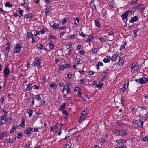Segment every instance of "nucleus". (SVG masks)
Returning <instances> with one entry per match:
<instances>
[{
	"mask_svg": "<svg viewBox=\"0 0 148 148\" xmlns=\"http://www.w3.org/2000/svg\"><path fill=\"white\" fill-rule=\"evenodd\" d=\"M118 57V55L116 54H114L112 56L111 59L112 62L115 61Z\"/></svg>",
	"mask_w": 148,
	"mask_h": 148,
	"instance_id": "nucleus-16",
	"label": "nucleus"
},
{
	"mask_svg": "<svg viewBox=\"0 0 148 148\" xmlns=\"http://www.w3.org/2000/svg\"><path fill=\"white\" fill-rule=\"evenodd\" d=\"M18 12H19V14L21 15V16H20V17L21 16H23L22 13L23 12V11L20 8L19 9V10L18 11Z\"/></svg>",
	"mask_w": 148,
	"mask_h": 148,
	"instance_id": "nucleus-47",
	"label": "nucleus"
},
{
	"mask_svg": "<svg viewBox=\"0 0 148 148\" xmlns=\"http://www.w3.org/2000/svg\"><path fill=\"white\" fill-rule=\"evenodd\" d=\"M19 126L21 127H23L25 126V121H23L21 124L19 125Z\"/></svg>",
	"mask_w": 148,
	"mask_h": 148,
	"instance_id": "nucleus-49",
	"label": "nucleus"
},
{
	"mask_svg": "<svg viewBox=\"0 0 148 148\" xmlns=\"http://www.w3.org/2000/svg\"><path fill=\"white\" fill-rule=\"evenodd\" d=\"M77 131V129L76 127H75L70 130L69 131V133L72 135L74 133H75Z\"/></svg>",
	"mask_w": 148,
	"mask_h": 148,
	"instance_id": "nucleus-15",
	"label": "nucleus"
},
{
	"mask_svg": "<svg viewBox=\"0 0 148 148\" xmlns=\"http://www.w3.org/2000/svg\"><path fill=\"white\" fill-rule=\"evenodd\" d=\"M148 82V78H146L145 77H142L138 80V82L141 84H144Z\"/></svg>",
	"mask_w": 148,
	"mask_h": 148,
	"instance_id": "nucleus-9",
	"label": "nucleus"
},
{
	"mask_svg": "<svg viewBox=\"0 0 148 148\" xmlns=\"http://www.w3.org/2000/svg\"><path fill=\"white\" fill-rule=\"evenodd\" d=\"M98 51V49L97 48H94L92 49V52L93 53H96Z\"/></svg>",
	"mask_w": 148,
	"mask_h": 148,
	"instance_id": "nucleus-50",
	"label": "nucleus"
},
{
	"mask_svg": "<svg viewBox=\"0 0 148 148\" xmlns=\"http://www.w3.org/2000/svg\"><path fill=\"white\" fill-rule=\"evenodd\" d=\"M99 39L101 42H106L105 39L103 38H100Z\"/></svg>",
	"mask_w": 148,
	"mask_h": 148,
	"instance_id": "nucleus-56",
	"label": "nucleus"
},
{
	"mask_svg": "<svg viewBox=\"0 0 148 148\" xmlns=\"http://www.w3.org/2000/svg\"><path fill=\"white\" fill-rule=\"evenodd\" d=\"M51 26L53 28L56 29L59 28V24L53 22V25H51Z\"/></svg>",
	"mask_w": 148,
	"mask_h": 148,
	"instance_id": "nucleus-23",
	"label": "nucleus"
},
{
	"mask_svg": "<svg viewBox=\"0 0 148 148\" xmlns=\"http://www.w3.org/2000/svg\"><path fill=\"white\" fill-rule=\"evenodd\" d=\"M84 80H85L84 79L82 78V79L80 80L79 83L81 84H84L83 83L84 81Z\"/></svg>",
	"mask_w": 148,
	"mask_h": 148,
	"instance_id": "nucleus-60",
	"label": "nucleus"
},
{
	"mask_svg": "<svg viewBox=\"0 0 148 148\" xmlns=\"http://www.w3.org/2000/svg\"><path fill=\"white\" fill-rule=\"evenodd\" d=\"M66 90L67 94H69L70 92V89L69 87L68 86H67Z\"/></svg>",
	"mask_w": 148,
	"mask_h": 148,
	"instance_id": "nucleus-55",
	"label": "nucleus"
},
{
	"mask_svg": "<svg viewBox=\"0 0 148 148\" xmlns=\"http://www.w3.org/2000/svg\"><path fill=\"white\" fill-rule=\"evenodd\" d=\"M132 12V11H127L123 13L122 14L121 16V17L122 18V20H125L124 22H125V23H126V22L127 21V18L128 14Z\"/></svg>",
	"mask_w": 148,
	"mask_h": 148,
	"instance_id": "nucleus-2",
	"label": "nucleus"
},
{
	"mask_svg": "<svg viewBox=\"0 0 148 148\" xmlns=\"http://www.w3.org/2000/svg\"><path fill=\"white\" fill-rule=\"evenodd\" d=\"M128 134V132L123 130H121V136H126Z\"/></svg>",
	"mask_w": 148,
	"mask_h": 148,
	"instance_id": "nucleus-27",
	"label": "nucleus"
},
{
	"mask_svg": "<svg viewBox=\"0 0 148 148\" xmlns=\"http://www.w3.org/2000/svg\"><path fill=\"white\" fill-rule=\"evenodd\" d=\"M108 36V37H111L112 38H113V32L111 31V32H108L107 33Z\"/></svg>",
	"mask_w": 148,
	"mask_h": 148,
	"instance_id": "nucleus-33",
	"label": "nucleus"
},
{
	"mask_svg": "<svg viewBox=\"0 0 148 148\" xmlns=\"http://www.w3.org/2000/svg\"><path fill=\"white\" fill-rule=\"evenodd\" d=\"M36 47L39 50L42 49L44 48L43 46V45H36Z\"/></svg>",
	"mask_w": 148,
	"mask_h": 148,
	"instance_id": "nucleus-31",
	"label": "nucleus"
},
{
	"mask_svg": "<svg viewBox=\"0 0 148 148\" xmlns=\"http://www.w3.org/2000/svg\"><path fill=\"white\" fill-rule=\"evenodd\" d=\"M10 71L9 69L7 67H5L4 70V73L5 76H8L9 74Z\"/></svg>",
	"mask_w": 148,
	"mask_h": 148,
	"instance_id": "nucleus-14",
	"label": "nucleus"
},
{
	"mask_svg": "<svg viewBox=\"0 0 148 148\" xmlns=\"http://www.w3.org/2000/svg\"><path fill=\"white\" fill-rule=\"evenodd\" d=\"M26 87L25 91H28L32 89V87L29 84H27V85H25L24 87Z\"/></svg>",
	"mask_w": 148,
	"mask_h": 148,
	"instance_id": "nucleus-18",
	"label": "nucleus"
},
{
	"mask_svg": "<svg viewBox=\"0 0 148 148\" xmlns=\"http://www.w3.org/2000/svg\"><path fill=\"white\" fill-rule=\"evenodd\" d=\"M126 43L125 42H122V45H121V50L125 48Z\"/></svg>",
	"mask_w": 148,
	"mask_h": 148,
	"instance_id": "nucleus-37",
	"label": "nucleus"
},
{
	"mask_svg": "<svg viewBox=\"0 0 148 148\" xmlns=\"http://www.w3.org/2000/svg\"><path fill=\"white\" fill-rule=\"evenodd\" d=\"M27 112L29 114V117H30L31 116H32L33 111L32 110L28 109L27 110Z\"/></svg>",
	"mask_w": 148,
	"mask_h": 148,
	"instance_id": "nucleus-30",
	"label": "nucleus"
},
{
	"mask_svg": "<svg viewBox=\"0 0 148 148\" xmlns=\"http://www.w3.org/2000/svg\"><path fill=\"white\" fill-rule=\"evenodd\" d=\"M138 20V18L137 16H135L132 17L130 20L131 23H133L137 21Z\"/></svg>",
	"mask_w": 148,
	"mask_h": 148,
	"instance_id": "nucleus-21",
	"label": "nucleus"
},
{
	"mask_svg": "<svg viewBox=\"0 0 148 148\" xmlns=\"http://www.w3.org/2000/svg\"><path fill=\"white\" fill-rule=\"evenodd\" d=\"M39 127H35L34 129V132H38L39 129H40Z\"/></svg>",
	"mask_w": 148,
	"mask_h": 148,
	"instance_id": "nucleus-38",
	"label": "nucleus"
},
{
	"mask_svg": "<svg viewBox=\"0 0 148 148\" xmlns=\"http://www.w3.org/2000/svg\"><path fill=\"white\" fill-rule=\"evenodd\" d=\"M65 66V68H71V66L69 64H64Z\"/></svg>",
	"mask_w": 148,
	"mask_h": 148,
	"instance_id": "nucleus-57",
	"label": "nucleus"
},
{
	"mask_svg": "<svg viewBox=\"0 0 148 148\" xmlns=\"http://www.w3.org/2000/svg\"><path fill=\"white\" fill-rule=\"evenodd\" d=\"M50 11L49 10V8L48 7H47L46 8V9L45 10V12L46 15H47L48 13L50 12Z\"/></svg>",
	"mask_w": 148,
	"mask_h": 148,
	"instance_id": "nucleus-42",
	"label": "nucleus"
},
{
	"mask_svg": "<svg viewBox=\"0 0 148 148\" xmlns=\"http://www.w3.org/2000/svg\"><path fill=\"white\" fill-rule=\"evenodd\" d=\"M5 141L6 142L8 143H10L11 144H13V140L10 139V138L6 139Z\"/></svg>",
	"mask_w": 148,
	"mask_h": 148,
	"instance_id": "nucleus-29",
	"label": "nucleus"
},
{
	"mask_svg": "<svg viewBox=\"0 0 148 148\" xmlns=\"http://www.w3.org/2000/svg\"><path fill=\"white\" fill-rule=\"evenodd\" d=\"M36 99L37 100L40 101L41 100V97L38 95H35Z\"/></svg>",
	"mask_w": 148,
	"mask_h": 148,
	"instance_id": "nucleus-40",
	"label": "nucleus"
},
{
	"mask_svg": "<svg viewBox=\"0 0 148 148\" xmlns=\"http://www.w3.org/2000/svg\"><path fill=\"white\" fill-rule=\"evenodd\" d=\"M27 37L29 38H31L33 36V34L29 32H27Z\"/></svg>",
	"mask_w": 148,
	"mask_h": 148,
	"instance_id": "nucleus-32",
	"label": "nucleus"
},
{
	"mask_svg": "<svg viewBox=\"0 0 148 148\" xmlns=\"http://www.w3.org/2000/svg\"><path fill=\"white\" fill-rule=\"evenodd\" d=\"M24 3L21 4V6L24 7L27 11H28L30 9V7L29 6V2L28 0H23Z\"/></svg>",
	"mask_w": 148,
	"mask_h": 148,
	"instance_id": "nucleus-3",
	"label": "nucleus"
},
{
	"mask_svg": "<svg viewBox=\"0 0 148 148\" xmlns=\"http://www.w3.org/2000/svg\"><path fill=\"white\" fill-rule=\"evenodd\" d=\"M57 84L54 83L52 82L50 83L49 85V88L51 90H52L53 88V89H56L57 87Z\"/></svg>",
	"mask_w": 148,
	"mask_h": 148,
	"instance_id": "nucleus-11",
	"label": "nucleus"
},
{
	"mask_svg": "<svg viewBox=\"0 0 148 148\" xmlns=\"http://www.w3.org/2000/svg\"><path fill=\"white\" fill-rule=\"evenodd\" d=\"M40 60L39 58H36L33 64L34 66H37L38 68H40L41 67L40 65Z\"/></svg>",
	"mask_w": 148,
	"mask_h": 148,
	"instance_id": "nucleus-4",
	"label": "nucleus"
},
{
	"mask_svg": "<svg viewBox=\"0 0 148 148\" xmlns=\"http://www.w3.org/2000/svg\"><path fill=\"white\" fill-rule=\"evenodd\" d=\"M139 68V66L138 64L136 62L133 63L130 67L131 70L134 71H137Z\"/></svg>",
	"mask_w": 148,
	"mask_h": 148,
	"instance_id": "nucleus-5",
	"label": "nucleus"
},
{
	"mask_svg": "<svg viewBox=\"0 0 148 148\" xmlns=\"http://www.w3.org/2000/svg\"><path fill=\"white\" fill-rule=\"evenodd\" d=\"M25 16L27 18H30L32 17V14H26Z\"/></svg>",
	"mask_w": 148,
	"mask_h": 148,
	"instance_id": "nucleus-43",
	"label": "nucleus"
},
{
	"mask_svg": "<svg viewBox=\"0 0 148 148\" xmlns=\"http://www.w3.org/2000/svg\"><path fill=\"white\" fill-rule=\"evenodd\" d=\"M129 84V83L127 82V87H123L121 88V93H123L126 90L127 88H128Z\"/></svg>",
	"mask_w": 148,
	"mask_h": 148,
	"instance_id": "nucleus-20",
	"label": "nucleus"
},
{
	"mask_svg": "<svg viewBox=\"0 0 148 148\" xmlns=\"http://www.w3.org/2000/svg\"><path fill=\"white\" fill-rule=\"evenodd\" d=\"M32 88L34 89H38L39 87V86H36V85H34L32 87Z\"/></svg>",
	"mask_w": 148,
	"mask_h": 148,
	"instance_id": "nucleus-54",
	"label": "nucleus"
},
{
	"mask_svg": "<svg viewBox=\"0 0 148 148\" xmlns=\"http://www.w3.org/2000/svg\"><path fill=\"white\" fill-rule=\"evenodd\" d=\"M71 146V143L70 142H68L64 145L63 148H70Z\"/></svg>",
	"mask_w": 148,
	"mask_h": 148,
	"instance_id": "nucleus-19",
	"label": "nucleus"
},
{
	"mask_svg": "<svg viewBox=\"0 0 148 148\" xmlns=\"http://www.w3.org/2000/svg\"><path fill=\"white\" fill-rule=\"evenodd\" d=\"M111 58L110 56H107L105 57L103 60V61L105 63L109 62L111 60Z\"/></svg>",
	"mask_w": 148,
	"mask_h": 148,
	"instance_id": "nucleus-17",
	"label": "nucleus"
},
{
	"mask_svg": "<svg viewBox=\"0 0 148 148\" xmlns=\"http://www.w3.org/2000/svg\"><path fill=\"white\" fill-rule=\"evenodd\" d=\"M107 74V73L104 72L101 74L102 77H100L99 78V80L100 82H102L105 79Z\"/></svg>",
	"mask_w": 148,
	"mask_h": 148,
	"instance_id": "nucleus-12",
	"label": "nucleus"
},
{
	"mask_svg": "<svg viewBox=\"0 0 148 148\" xmlns=\"http://www.w3.org/2000/svg\"><path fill=\"white\" fill-rule=\"evenodd\" d=\"M110 7L113 8L115 6V4L114 2H111L109 5Z\"/></svg>",
	"mask_w": 148,
	"mask_h": 148,
	"instance_id": "nucleus-41",
	"label": "nucleus"
},
{
	"mask_svg": "<svg viewBox=\"0 0 148 148\" xmlns=\"http://www.w3.org/2000/svg\"><path fill=\"white\" fill-rule=\"evenodd\" d=\"M87 110L84 109L82 111V115L80 117V120L78 122H80L81 120H83L84 118L86 116L87 114Z\"/></svg>",
	"mask_w": 148,
	"mask_h": 148,
	"instance_id": "nucleus-10",
	"label": "nucleus"
},
{
	"mask_svg": "<svg viewBox=\"0 0 148 148\" xmlns=\"http://www.w3.org/2000/svg\"><path fill=\"white\" fill-rule=\"evenodd\" d=\"M32 128L31 127H29L25 131L24 133L25 134H29L31 133L30 132L32 131Z\"/></svg>",
	"mask_w": 148,
	"mask_h": 148,
	"instance_id": "nucleus-24",
	"label": "nucleus"
},
{
	"mask_svg": "<svg viewBox=\"0 0 148 148\" xmlns=\"http://www.w3.org/2000/svg\"><path fill=\"white\" fill-rule=\"evenodd\" d=\"M65 65L64 64V65H63L62 66H61L60 67V70L63 71V70H64L65 69Z\"/></svg>",
	"mask_w": 148,
	"mask_h": 148,
	"instance_id": "nucleus-52",
	"label": "nucleus"
},
{
	"mask_svg": "<svg viewBox=\"0 0 148 148\" xmlns=\"http://www.w3.org/2000/svg\"><path fill=\"white\" fill-rule=\"evenodd\" d=\"M133 122L138 127L143 128V123L141 120H135L133 121Z\"/></svg>",
	"mask_w": 148,
	"mask_h": 148,
	"instance_id": "nucleus-6",
	"label": "nucleus"
},
{
	"mask_svg": "<svg viewBox=\"0 0 148 148\" xmlns=\"http://www.w3.org/2000/svg\"><path fill=\"white\" fill-rule=\"evenodd\" d=\"M79 97L82 98V99L86 101V100H88V98L86 96H79Z\"/></svg>",
	"mask_w": 148,
	"mask_h": 148,
	"instance_id": "nucleus-36",
	"label": "nucleus"
},
{
	"mask_svg": "<svg viewBox=\"0 0 148 148\" xmlns=\"http://www.w3.org/2000/svg\"><path fill=\"white\" fill-rule=\"evenodd\" d=\"M22 47L21 45L19 44H17L16 45V47L14 49V53H16L19 52L21 50Z\"/></svg>",
	"mask_w": 148,
	"mask_h": 148,
	"instance_id": "nucleus-7",
	"label": "nucleus"
},
{
	"mask_svg": "<svg viewBox=\"0 0 148 148\" xmlns=\"http://www.w3.org/2000/svg\"><path fill=\"white\" fill-rule=\"evenodd\" d=\"M22 136V134L21 133H18L17 136V137L18 138H21Z\"/></svg>",
	"mask_w": 148,
	"mask_h": 148,
	"instance_id": "nucleus-62",
	"label": "nucleus"
},
{
	"mask_svg": "<svg viewBox=\"0 0 148 148\" xmlns=\"http://www.w3.org/2000/svg\"><path fill=\"white\" fill-rule=\"evenodd\" d=\"M90 6H92V7L93 6H94L95 7V3H94V1L93 0H92L91 1V2L90 3Z\"/></svg>",
	"mask_w": 148,
	"mask_h": 148,
	"instance_id": "nucleus-53",
	"label": "nucleus"
},
{
	"mask_svg": "<svg viewBox=\"0 0 148 148\" xmlns=\"http://www.w3.org/2000/svg\"><path fill=\"white\" fill-rule=\"evenodd\" d=\"M80 89L79 87H75L74 88V91L78 92L79 90H80Z\"/></svg>",
	"mask_w": 148,
	"mask_h": 148,
	"instance_id": "nucleus-51",
	"label": "nucleus"
},
{
	"mask_svg": "<svg viewBox=\"0 0 148 148\" xmlns=\"http://www.w3.org/2000/svg\"><path fill=\"white\" fill-rule=\"evenodd\" d=\"M98 65L99 66H102L103 65V64L101 62H98Z\"/></svg>",
	"mask_w": 148,
	"mask_h": 148,
	"instance_id": "nucleus-64",
	"label": "nucleus"
},
{
	"mask_svg": "<svg viewBox=\"0 0 148 148\" xmlns=\"http://www.w3.org/2000/svg\"><path fill=\"white\" fill-rule=\"evenodd\" d=\"M136 8L140 11L141 14L143 13V12L145 10L146 8V7L143 6L141 7H138V6H136Z\"/></svg>",
	"mask_w": 148,
	"mask_h": 148,
	"instance_id": "nucleus-13",
	"label": "nucleus"
},
{
	"mask_svg": "<svg viewBox=\"0 0 148 148\" xmlns=\"http://www.w3.org/2000/svg\"><path fill=\"white\" fill-rule=\"evenodd\" d=\"M103 85V84L102 83H99L97 85V87L101 88Z\"/></svg>",
	"mask_w": 148,
	"mask_h": 148,
	"instance_id": "nucleus-44",
	"label": "nucleus"
},
{
	"mask_svg": "<svg viewBox=\"0 0 148 148\" xmlns=\"http://www.w3.org/2000/svg\"><path fill=\"white\" fill-rule=\"evenodd\" d=\"M5 6L6 7H11L12 6L11 4L10 3L8 2H7L5 3Z\"/></svg>",
	"mask_w": 148,
	"mask_h": 148,
	"instance_id": "nucleus-48",
	"label": "nucleus"
},
{
	"mask_svg": "<svg viewBox=\"0 0 148 148\" xmlns=\"http://www.w3.org/2000/svg\"><path fill=\"white\" fill-rule=\"evenodd\" d=\"M72 45L71 44L69 43L66 45V47L67 48V49H69V48L71 47Z\"/></svg>",
	"mask_w": 148,
	"mask_h": 148,
	"instance_id": "nucleus-63",
	"label": "nucleus"
},
{
	"mask_svg": "<svg viewBox=\"0 0 148 148\" xmlns=\"http://www.w3.org/2000/svg\"><path fill=\"white\" fill-rule=\"evenodd\" d=\"M62 126L63 124L62 123H58L51 127V130L53 132L57 131L61 129Z\"/></svg>",
	"mask_w": 148,
	"mask_h": 148,
	"instance_id": "nucleus-1",
	"label": "nucleus"
},
{
	"mask_svg": "<svg viewBox=\"0 0 148 148\" xmlns=\"http://www.w3.org/2000/svg\"><path fill=\"white\" fill-rule=\"evenodd\" d=\"M54 45L53 42L50 41L49 44V48L50 49H53L54 48Z\"/></svg>",
	"mask_w": 148,
	"mask_h": 148,
	"instance_id": "nucleus-28",
	"label": "nucleus"
},
{
	"mask_svg": "<svg viewBox=\"0 0 148 148\" xmlns=\"http://www.w3.org/2000/svg\"><path fill=\"white\" fill-rule=\"evenodd\" d=\"M124 58H123V57H122V58H121V61L122 62H121V65L122 66L124 65Z\"/></svg>",
	"mask_w": 148,
	"mask_h": 148,
	"instance_id": "nucleus-46",
	"label": "nucleus"
},
{
	"mask_svg": "<svg viewBox=\"0 0 148 148\" xmlns=\"http://www.w3.org/2000/svg\"><path fill=\"white\" fill-rule=\"evenodd\" d=\"M62 112L66 116H67V112L64 110H62Z\"/></svg>",
	"mask_w": 148,
	"mask_h": 148,
	"instance_id": "nucleus-59",
	"label": "nucleus"
},
{
	"mask_svg": "<svg viewBox=\"0 0 148 148\" xmlns=\"http://www.w3.org/2000/svg\"><path fill=\"white\" fill-rule=\"evenodd\" d=\"M138 31V30L137 29H136L135 30H134L133 31V35L134 37L135 38L137 36V34L136 33Z\"/></svg>",
	"mask_w": 148,
	"mask_h": 148,
	"instance_id": "nucleus-35",
	"label": "nucleus"
},
{
	"mask_svg": "<svg viewBox=\"0 0 148 148\" xmlns=\"http://www.w3.org/2000/svg\"><path fill=\"white\" fill-rule=\"evenodd\" d=\"M16 129V126H14L11 129V130H10V132L11 133H13Z\"/></svg>",
	"mask_w": 148,
	"mask_h": 148,
	"instance_id": "nucleus-39",
	"label": "nucleus"
},
{
	"mask_svg": "<svg viewBox=\"0 0 148 148\" xmlns=\"http://www.w3.org/2000/svg\"><path fill=\"white\" fill-rule=\"evenodd\" d=\"M9 135V133L7 131H4L0 134V139H3L4 137H7Z\"/></svg>",
	"mask_w": 148,
	"mask_h": 148,
	"instance_id": "nucleus-8",
	"label": "nucleus"
},
{
	"mask_svg": "<svg viewBox=\"0 0 148 148\" xmlns=\"http://www.w3.org/2000/svg\"><path fill=\"white\" fill-rule=\"evenodd\" d=\"M93 39V36H92L91 35H90L88 36V37L87 38L86 42H90L92 41Z\"/></svg>",
	"mask_w": 148,
	"mask_h": 148,
	"instance_id": "nucleus-26",
	"label": "nucleus"
},
{
	"mask_svg": "<svg viewBox=\"0 0 148 148\" xmlns=\"http://www.w3.org/2000/svg\"><path fill=\"white\" fill-rule=\"evenodd\" d=\"M143 141H148V138L147 136L144 137L143 140Z\"/></svg>",
	"mask_w": 148,
	"mask_h": 148,
	"instance_id": "nucleus-61",
	"label": "nucleus"
},
{
	"mask_svg": "<svg viewBox=\"0 0 148 148\" xmlns=\"http://www.w3.org/2000/svg\"><path fill=\"white\" fill-rule=\"evenodd\" d=\"M49 38L50 39L55 40L56 38V37L55 36L49 35Z\"/></svg>",
	"mask_w": 148,
	"mask_h": 148,
	"instance_id": "nucleus-45",
	"label": "nucleus"
},
{
	"mask_svg": "<svg viewBox=\"0 0 148 148\" xmlns=\"http://www.w3.org/2000/svg\"><path fill=\"white\" fill-rule=\"evenodd\" d=\"M0 118L1 120H4L5 121H7V116H1Z\"/></svg>",
	"mask_w": 148,
	"mask_h": 148,
	"instance_id": "nucleus-34",
	"label": "nucleus"
},
{
	"mask_svg": "<svg viewBox=\"0 0 148 148\" xmlns=\"http://www.w3.org/2000/svg\"><path fill=\"white\" fill-rule=\"evenodd\" d=\"M74 21H75L74 24L76 25H78L79 24V19L78 17H77L75 18H74Z\"/></svg>",
	"mask_w": 148,
	"mask_h": 148,
	"instance_id": "nucleus-22",
	"label": "nucleus"
},
{
	"mask_svg": "<svg viewBox=\"0 0 148 148\" xmlns=\"http://www.w3.org/2000/svg\"><path fill=\"white\" fill-rule=\"evenodd\" d=\"M95 25L97 27H101L99 21L98 19H96L95 21Z\"/></svg>",
	"mask_w": 148,
	"mask_h": 148,
	"instance_id": "nucleus-25",
	"label": "nucleus"
},
{
	"mask_svg": "<svg viewBox=\"0 0 148 148\" xmlns=\"http://www.w3.org/2000/svg\"><path fill=\"white\" fill-rule=\"evenodd\" d=\"M4 99L3 97L1 98L0 99V103L2 104L4 101Z\"/></svg>",
	"mask_w": 148,
	"mask_h": 148,
	"instance_id": "nucleus-58",
	"label": "nucleus"
}]
</instances>
